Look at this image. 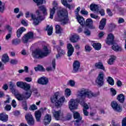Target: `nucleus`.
I'll list each match as a JSON object with an SVG mask.
<instances>
[{"mask_svg":"<svg viewBox=\"0 0 126 126\" xmlns=\"http://www.w3.org/2000/svg\"><path fill=\"white\" fill-rule=\"evenodd\" d=\"M36 16H35L34 14L31 13V16L32 17V19L33 20V24L35 26L39 25V23L42 20H44L45 18L42 15H41V12H40V10H37L36 11Z\"/></svg>","mask_w":126,"mask_h":126,"instance_id":"20e7f679","label":"nucleus"},{"mask_svg":"<svg viewBox=\"0 0 126 126\" xmlns=\"http://www.w3.org/2000/svg\"><path fill=\"white\" fill-rule=\"evenodd\" d=\"M61 2L62 4L64 5V6H65L66 7H68L69 9H71L72 8V6L67 3V1H66V0H61Z\"/></svg>","mask_w":126,"mask_h":126,"instance_id":"2f4dec72","label":"nucleus"},{"mask_svg":"<svg viewBox=\"0 0 126 126\" xmlns=\"http://www.w3.org/2000/svg\"><path fill=\"white\" fill-rule=\"evenodd\" d=\"M80 12L83 15H88V12L85 10V9H82Z\"/></svg>","mask_w":126,"mask_h":126,"instance_id":"4d7b16f0","label":"nucleus"},{"mask_svg":"<svg viewBox=\"0 0 126 126\" xmlns=\"http://www.w3.org/2000/svg\"><path fill=\"white\" fill-rule=\"evenodd\" d=\"M67 56L69 58L73 55V53H74V48H73L71 44L68 43L67 44Z\"/></svg>","mask_w":126,"mask_h":126,"instance_id":"f8f14e48","label":"nucleus"},{"mask_svg":"<svg viewBox=\"0 0 126 126\" xmlns=\"http://www.w3.org/2000/svg\"><path fill=\"white\" fill-rule=\"evenodd\" d=\"M90 8L92 11L99 12V8H100V6L97 4L92 3L90 6Z\"/></svg>","mask_w":126,"mask_h":126,"instance_id":"6ab92c4d","label":"nucleus"},{"mask_svg":"<svg viewBox=\"0 0 126 126\" xmlns=\"http://www.w3.org/2000/svg\"><path fill=\"white\" fill-rule=\"evenodd\" d=\"M104 76H105V74L104 73V72H99L95 81L96 84L99 85L100 87L103 86L104 84Z\"/></svg>","mask_w":126,"mask_h":126,"instance_id":"39448f33","label":"nucleus"},{"mask_svg":"<svg viewBox=\"0 0 126 126\" xmlns=\"http://www.w3.org/2000/svg\"><path fill=\"white\" fill-rule=\"evenodd\" d=\"M45 30L47 31V34L49 36H51L53 34V26L50 27V25H47Z\"/></svg>","mask_w":126,"mask_h":126,"instance_id":"c756f323","label":"nucleus"},{"mask_svg":"<svg viewBox=\"0 0 126 126\" xmlns=\"http://www.w3.org/2000/svg\"><path fill=\"white\" fill-rule=\"evenodd\" d=\"M5 110H6V111H10V110H11V106L9 105H6Z\"/></svg>","mask_w":126,"mask_h":126,"instance_id":"338daca9","label":"nucleus"},{"mask_svg":"<svg viewBox=\"0 0 126 126\" xmlns=\"http://www.w3.org/2000/svg\"><path fill=\"white\" fill-rule=\"evenodd\" d=\"M95 66L98 69H102L103 71H106V69L104 67V65L102 62H98L95 63Z\"/></svg>","mask_w":126,"mask_h":126,"instance_id":"5701e85b","label":"nucleus"},{"mask_svg":"<svg viewBox=\"0 0 126 126\" xmlns=\"http://www.w3.org/2000/svg\"><path fill=\"white\" fill-rule=\"evenodd\" d=\"M111 105L112 109H113V110L116 112L121 113V112L123 111V108L121 106H120V104H119L117 101H112Z\"/></svg>","mask_w":126,"mask_h":126,"instance_id":"6e6552de","label":"nucleus"},{"mask_svg":"<svg viewBox=\"0 0 126 126\" xmlns=\"http://www.w3.org/2000/svg\"><path fill=\"white\" fill-rule=\"evenodd\" d=\"M34 115L36 122H40L41 121V117H42V112L41 111H36L34 112Z\"/></svg>","mask_w":126,"mask_h":126,"instance_id":"aec40b11","label":"nucleus"},{"mask_svg":"<svg viewBox=\"0 0 126 126\" xmlns=\"http://www.w3.org/2000/svg\"><path fill=\"white\" fill-rule=\"evenodd\" d=\"M23 94L26 100H27V99H29V98L31 97V95H32V91H26V92L23 93Z\"/></svg>","mask_w":126,"mask_h":126,"instance_id":"c85d7f7f","label":"nucleus"},{"mask_svg":"<svg viewBox=\"0 0 126 126\" xmlns=\"http://www.w3.org/2000/svg\"><path fill=\"white\" fill-rule=\"evenodd\" d=\"M61 110H59L58 111H54L53 112V117H54L55 120L56 121H60L63 118V115H61Z\"/></svg>","mask_w":126,"mask_h":126,"instance_id":"dca6fc26","label":"nucleus"},{"mask_svg":"<svg viewBox=\"0 0 126 126\" xmlns=\"http://www.w3.org/2000/svg\"><path fill=\"white\" fill-rule=\"evenodd\" d=\"M110 92H111V96H116L117 95V91L114 88L110 89Z\"/></svg>","mask_w":126,"mask_h":126,"instance_id":"603ef678","label":"nucleus"},{"mask_svg":"<svg viewBox=\"0 0 126 126\" xmlns=\"http://www.w3.org/2000/svg\"><path fill=\"white\" fill-rule=\"evenodd\" d=\"M24 84H25V83L21 81H19L16 83L17 86L20 87V88H22V89H23Z\"/></svg>","mask_w":126,"mask_h":126,"instance_id":"09e8293b","label":"nucleus"},{"mask_svg":"<svg viewBox=\"0 0 126 126\" xmlns=\"http://www.w3.org/2000/svg\"><path fill=\"white\" fill-rule=\"evenodd\" d=\"M32 56L34 59H43L44 58L41 50H36L32 51Z\"/></svg>","mask_w":126,"mask_h":126,"instance_id":"1a4fd4ad","label":"nucleus"},{"mask_svg":"<svg viewBox=\"0 0 126 126\" xmlns=\"http://www.w3.org/2000/svg\"><path fill=\"white\" fill-rule=\"evenodd\" d=\"M11 105V106H12L13 108H16V106H17V104H16V101H15V100L13 99L12 101Z\"/></svg>","mask_w":126,"mask_h":126,"instance_id":"052dcab7","label":"nucleus"},{"mask_svg":"<svg viewBox=\"0 0 126 126\" xmlns=\"http://www.w3.org/2000/svg\"><path fill=\"white\" fill-rule=\"evenodd\" d=\"M58 18L57 20L63 25H65L68 23V15H67V11L65 9L59 10L57 12Z\"/></svg>","mask_w":126,"mask_h":126,"instance_id":"f257e3e1","label":"nucleus"},{"mask_svg":"<svg viewBox=\"0 0 126 126\" xmlns=\"http://www.w3.org/2000/svg\"><path fill=\"white\" fill-rule=\"evenodd\" d=\"M25 119L29 126H32L35 125V120L31 113H28L25 115Z\"/></svg>","mask_w":126,"mask_h":126,"instance_id":"0eeeda50","label":"nucleus"},{"mask_svg":"<svg viewBox=\"0 0 126 126\" xmlns=\"http://www.w3.org/2000/svg\"><path fill=\"white\" fill-rule=\"evenodd\" d=\"M37 5H41L44 3V0H33Z\"/></svg>","mask_w":126,"mask_h":126,"instance_id":"3c124183","label":"nucleus"},{"mask_svg":"<svg viewBox=\"0 0 126 126\" xmlns=\"http://www.w3.org/2000/svg\"><path fill=\"white\" fill-rule=\"evenodd\" d=\"M116 59H117L116 56L114 55L110 56V58L108 61V64H110V65L114 64V63H115V61H116Z\"/></svg>","mask_w":126,"mask_h":126,"instance_id":"7c9ffc66","label":"nucleus"},{"mask_svg":"<svg viewBox=\"0 0 126 126\" xmlns=\"http://www.w3.org/2000/svg\"><path fill=\"white\" fill-rule=\"evenodd\" d=\"M37 83L41 85H47V84L49 83V79L45 77H42L38 79Z\"/></svg>","mask_w":126,"mask_h":126,"instance_id":"f3484780","label":"nucleus"},{"mask_svg":"<svg viewBox=\"0 0 126 126\" xmlns=\"http://www.w3.org/2000/svg\"><path fill=\"white\" fill-rule=\"evenodd\" d=\"M1 61L4 63H8V62H9V57H8V55H7V54H4L2 56Z\"/></svg>","mask_w":126,"mask_h":126,"instance_id":"4c0bfd02","label":"nucleus"},{"mask_svg":"<svg viewBox=\"0 0 126 126\" xmlns=\"http://www.w3.org/2000/svg\"><path fill=\"white\" fill-rule=\"evenodd\" d=\"M43 51H42V55L43 57H47L48 54L50 53L51 52L50 50H48V47L46 46H44L43 48Z\"/></svg>","mask_w":126,"mask_h":126,"instance_id":"bb28decb","label":"nucleus"},{"mask_svg":"<svg viewBox=\"0 0 126 126\" xmlns=\"http://www.w3.org/2000/svg\"><path fill=\"white\" fill-rule=\"evenodd\" d=\"M93 46L95 50H96V51H99V50H101L102 45L100 43H94L93 44Z\"/></svg>","mask_w":126,"mask_h":126,"instance_id":"c9c22d12","label":"nucleus"},{"mask_svg":"<svg viewBox=\"0 0 126 126\" xmlns=\"http://www.w3.org/2000/svg\"><path fill=\"white\" fill-rule=\"evenodd\" d=\"M33 37L34 33L31 32H30L27 34H25V35L22 37V40L25 44H26L29 42V40H32Z\"/></svg>","mask_w":126,"mask_h":126,"instance_id":"423d86ee","label":"nucleus"},{"mask_svg":"<svg viewBox=\"0 0 126 126\" xmlns=\"http://www.w3.org/2000/svg\"><path fill=\"white\" fill-rule=\"evenodd\" d=\"M39 9L42 11L43 15H47L48 14V12H47V8L44 5H41L39 6L38 7Z\"/></svg>","mask_w":126,"mask_h":126,"instance_id":"72a5a7b5","label":"nucleus"},{"mask_svg":"<svg viewBox=\"0 0 126 126\" xmlns=\"http://www.w3.org/2000/svg\"><path fill=\"white\" fill-rule=\"evenodd\" d=\"M8 120V116L5 114V113H2L0 114V121L2 122H7Z\"/></svg>","mask_w":126,"mask_h":126,"instance_id":"b1692460","label":"nucleus"},{"mask_svg":"<svg viewBox=\"0 0 126 126\" xmlns=\"http://www.w3.org/2000/svg\"><path fill=\"white\" fill-rule=\"evenodd\" d=\"M16 98L18 101H25L26 100L23 94H17L16 95Z\"/></svg>","mask_w":126,"mask_h":126,"instance_id":"e433bc0d","label":"nucleus"},{"mask_svg":"<svg viewBox=\"0 0 126 126\" xmlns=\"http://www.w3.org/2000/svg\"><path fill=\"white\" fill-rule=\"evenodd\" d=\"M107 82L110 85L113 86L115 84L114 79H113V78L110 76L108 77Z\"/></svg>","mask_w":126,"mask_h":126,"instance_id":"49530a36","label":"nucleus"},{"mask_svg":"<svg viewBox=\"0 0 126 126\" xmlns=\"http://www.w3.org/2000/svg\"><path fill=\"white\" fill-rule=\"evenodd\" d=\"M106 25V19L103 18L99 23V28L100 30H103Z\"/></svg>","mask_w":126,"mask_h":126,"instance_id":"a878e982","label":"nucleus"},{"mask_svg":"<svg viewBox=\"0 0 126 126\" xmlns=\"http://www.w3.org/2000/svg\"><path fill=\"white\" fill-rule=\"evenodd\" d=\"M86 26L89 27V28H91V29H93L94 28L93 26V20L92 19H87L85 23Z\"/></svg>","mask_w":126,"mask_h":126,"instance_id":"a211bd4d","label":"nucleus"},{"mask_svg":"<svg viewBox=\"0 0 126 126\" xmlns=\"http://www.w3.org/2000/svg\"><path fill=\"white\" fill-rule=\"evenodd\" d=\"M56 34H61L62 33V31L63 30V29H62V28H61V26L59 25H57L56 26Z\"/></svg>","mask_w":126,"mask_h":126,"instance_id":"a18cd8bd","label":"nucleus"},{"mask_svg":"<svg viewBox=\"0 0 126 126\" xmlns=\"http://www.w3.org/2000/svg\"><path fill=\"white\" fill-rule=\"evenodd\" d=\"M37 66L38 67V70H40V71H45V68H44V67L41 65H37Z\"/></svg>","mask_w":126,"mask_h":126,"instance_id":"680f3d73","label":"nucleus"},{"mask_svg":"<svg viewBox=\"0 0 126 126\" xmlns=\"http://www.w3.org/2000/svg\"><path fill=\"white\" fill-rule=\"evenodd\" d=\"M53 8L50 9V17L49 18L53 19L54 18V14L56 13V9L58 8V2L54 1L53 2Z\"/></svg>","mask_w":126,"mask_h":126,"instance_id":"9d476101","label":"nucleus"},{"mask_svg":"<svg viewBox=\"0 0 126 126\" xmlns=\"http://www.w3.org/2000/svg\"><path fill=\"white\" fill-rule=\"evenodd\" d=\"M112 49L116 52H121L122 51V47H119V45H113Z\"/></svg>","mask_w":126,"mask_h":126,"instance_id":"c03bdc74","label":"nucleus"},{"mask_svg":"<svg viewBox=\"0 0 126 126\" xmlns=\"http://www.w3.org/2000/svg\"><path fill=\"white\" fill-rule=\"evenodd\" d=\"M18 61L16 60H11L10 61V63L11 64H17Z\"/></svg>","mask_w":126,"mask_h":126,"instance_id":"69168bd1","label":"nucleus"},{"mask_svg":"<svg viewBox=\"0 0 126 126\" xmlns=\"http://www.w3.org/2000/svg\"><path fill=\"white\" fill-rule=\"evenodd\" d=\"M68 84L69 86H71L72 87H73V86L75 85V83L74 82V81L72 80H70L69 81Z\"/></svg>","mask_w":126,"mask_h":126,"instance_id":"bf43d9fd","label":"nucleus"},{"mask_svg":"<svg viewBox=\"0 0 126 126\" xmlns=\"http://www.w3.org/2000/svg\"><path fill=\"white\" fill-rule=\"evenodd\" d=\"M77 96L78 98H82V97L85 98L87 97V98L90 99L92 97H97V94H94L88 89L83 88L78 91Z\"/></svg>","mask_w":126,"mask_h":126,"instance_id":"f03ea898","label":"nucleus"},{"mask_svg":"<svg viewBox=\"0 0 126 126\" xmlns=\"http://www.w3.org/2000/svg\"><path fill=\"white\" fill-rule=\"evenodd\" d=\"M31 109L32 110V111H34L35 110H37L38 108L37 107V106L35 104H32L31 106Z\"/></svg>","mask_w":126,"mask_h":126,"instance_id":"e2e57ef3","label":"nucleus"},{"mask_svg":"<svg viewBox=\"0 0 126 126\" xmlns=\"http://www.w3.org/2000/svg\"><path fill=\"white\" fill-rule=\"evenodd\" d=\"M25 31H26V29H25L24 27H21L17 31V37L18 38H20L22 34V33L25 32Z\"/></svg>","mask_w":126,"mask_h":126,"instance_id":"393cba45","label":"nucleus"},{"mask_svg":"<svg viewBox=\"0 0 126 126\" xmlns=\"http://www.w3.org/2000/svg\"><path fill=\"white\" fill-rule=\"evenodd\" d=\"M106 43L109 45H114V44H115V38H114V35H113V34L110 33L108 35Z\"/></svg>","mask_w":126,"mask_h":126,"instance_id":"ddd939ff","label":"nucleus"},{"mask_svg":"<svg viewBox=\"0 0 126 126\" xmlns=\"http://www.w3.org/2000/svg\"><path fill=\"white\" fill-rule=\"evenodd\" d=\"M85 50L86 52H90L92 50V48L89 45H86L85 46Z\"/></svg>","mask_w":126,"mask_h":126,"instance_id":"5fc2aeb1","label":"nucleus"},{"mask_svg":"<svg viewBox=\"0 0 126 126\" xmlns=\"http://www.w3.org/2000/svg\"><path fill=\"white\" fill-rule=\"evenodd\" d=\"M84 33L86 36H90V34H91L90 31L87 27L84 28Z\"/></svg>","mask_w":126,"mask_h":126,"instance_id":"de8ad7c7","label":"nucleus"},{"mask_svg":"<svg viewBox=\"0 0 126 126\" xmlns=\"http://www.w3.org/2000/svg\"><path fill=\"white\" fill-rule=\"evenodd\" d=\"M78 103L77 102L74 101V99H71L69 102V108L71 111L77 109Z\"/></svg>","mask_w":126,"mask_h":126,"instance_id":"4468645a","label":"nucleus"},{"mask_svg":"<svg viewBox=\"0 0 126 126\" xmlns=\"http://www.w3.org/2000/svg\"><path fill=\"white\" fill-rule=\"evenodd\" d=\"M73 118L75 119H77L76 121H79V119H82V117H80V114L76 112H74Z\"/></svg>","mask_w":126,"mask_h":126,"instance_id":"79ce46f5","label":"nucleus"},{"mask_svg":"<svg viewBox=\"0 0 126 126\" xmlns=\"http://www.w3.org/2000/svg\"><path fill=\"white\" fill-rule=\"evenodd\" d=\"M71 114L68 113L65 117L63 116L61 119L62 121H69V120H71Z\"/></svg>","mask_w":126,"mask_h":126,"instance_id":"ea45409f","label":"nucleus"},{"mask_svg":"<svg viewBox=\"0 0 126 126\" xmlns=\"http://www.w3.org/2000/svg\"><path fill=\"white\" fill-rule=\"evenodd\" d=\"M77 19L79 22V23L82 25H83L85 24V21L84 20V18H83V17H81L79 15L77 16Z\"/></svg>","mask_w":126,"mask_h":126,"instance_id":"473e14b6","label":"nucleus"},{"mask_svg":"<svg viewBox=\"0 0 126 126\" xmlns=\"http://www.w3.org/2000/svg\"><path fill=\"white\" fill-rule=\"evenodd\" d=\"M31 88V86L30 84H28L26 83H25L24 85V87H23V89L25 90V91H30V89Z\"/></svg>","mask_w":126,"mask_h":126,"instance_id":"a19ab883","label":"nucleus"},{"mask_svg":"<svg viewBox=\"0 0 126 126\" xmlns=\"http://www.w3.org/2000/svg\"><path fill=\"white\" fill-rule=\"evenodd\" d=\"M56 49L58 52V54L56 55V59H59L62 56L65 55V51L64 50L62 49L61 46L59 45L56 46Z\"/></svg>","mask_w":126,"mask_h":126,"instance_id":"9b49d317","label":"nucleus"},{"mask_svg":"<svg viewBox=\"0 0 126 126\" xmlns=\"http://www.w3.org/2000/svg\"><path fill=\"white\" fill-rule=\"evenodd\" d=\"M23 101L22 102V105L24 109L26 110H27V103L26 102V100H23Z\"/></svg>","mask_w":126,"mask_h":126,"instance_id":"6e6d98bb","label":"nucleus"},{"mask_svg":"<svg viewBox=\"0 0 126 126\" xmlns=\"http://www.w3.org/2000/svg\"><path fill=\"white\" fill-rule=\"evenodd\" d=\"M80 104L83 106L84 109L83 110H87L88 109H89V106H88V105L87 104V103H85L84 101L82 100V101H80Z\"/></svg>","mask_w":126,"mask_h":126,"instance_id":"37998d69","label":"nucleus"},{"mask_svg":"<svg viewBox=\"0 0 126 126\" xmlns=\"http://www.w3.org/2000/svg\"><path fill=\"white\" fill-rule=\"evenodd\" d=\"M21 42V40L19 38H15L12 40V44L14 45V46H17V45H19V43Z\"/></svg>","mask_w":126,"mask_h":126,"instance_id":"58836bf2","label":"nucleus"},{"mask_svg":"<svg viewBox=\"0 0 126 126\" xmlns=\"http://www.w3.org/2000/svg\"><path fill=\"white\" fill-rule=\"evenodd\" d=\"M79 39V36L77 35V34H74L72 35L71 38H70V40L72 43H76L78 39Z\"/></svg>","mask_w":126,"mask_h":126,"instance_id":"cd10ccee","label":"nucleus"},{"mask_svg":"<svg viewBox=\"0 0 126 126\" xmlns=\"http://www.w3.org/2000/svg\"><path fill=\"white\" fill-rule=\"evenodd\" d=\"M84 121L82 120V118H80L79 120H76L74 122V125L76 126H83Z\"/></svg>","mask_w":126,"mask_h":126,"instance_id":"f704fd0d","label":"nucleus"},{"mask_svg":"<svg viewBox=\"0 0 126 126\" xmlns=\"http://www.w3.org/2000/svg\"><path fill=\"white\" fill-rule=\"evenodd\" d=\"M51 121H52V116L50 114H47L44 118V125L47 126V125H49L50 123H51Z\"/></svg>","mask_w":126,"mask_h":126,"instance_id":"412c9836","label":"nucleus"},{"mask_svg":"<svg viewBox=\"0 0 126 126\" xmlns=\"http://www.w3.org/2000/svg\"><path fill=\"white\" fill-rule=\"evenodd\" d=\"M80 68V63H79L78 61H75L73 63L72 72L73 73H76V72H78V70H79Z\"/></svg>","mask_w":126,"mask_h":126,"instance_id":"2eb2a0df","label":"nucleus"},{"mask_svg":"<svg viewBox=\"0 0 126 126\" xmlns=\"http://www.w3.org/2000/svg\"><path fill=\"white\" fill-rule=\"evenodd\" d=\"M65 95L66 97H69L70 95H71V91L69 89H66L65 90Z\"/></svg>","mask_w":126,"mask_h":126,"instance_id":"8fccbe9b","label":"nucleus"},{"mask_svg":"<svg viewBox=\"0 0 126 126\" xmlns=\"http://www.w3.org/2000/svg\"><path fill=\"white\" fill-rule=\"evenodd\" d=\"M59 92L55 93L54 95L50 98L52 103H55V106H56V107H61V106L63 104L64 100H65L64 96H62L59 99V100H57L58 99H59Z\"/></svg>","mask_w":126,"mask_h":126,"instance_id":"7ed1b4c3","label":"nucleus"},{"mask_svg":"<svg viewBox=\"0 0 126 126\" xmlns=\"http://www.w3.org/2000/svg\"><path fill=\"white\" fill-rule=\"evenodd\" d=\"M14 86H15V85L13 84L12 82L10 83L9 88L10 90L12 91V92H14L15 91V90L14 89Z\"/></svg>","mask_w":126,"mask_h":126,"instance_id":"864d4df0","label":"nucleus"},{"mask_svg":"<svg viewBox=\"0 0 126 126\" xmlns=\"http://www.w3.org/2000/svg\"><path fill=\"white\" fill-rule=\"evenodd\" d=\"M117 99L120 103L124 104L125 103V100H126V97L124 94H121L117 96Z\"/></svg>","mask_w":126,"mask_h":126,"instance_id":"4be33fe9","label":"nucleus"},{"mask_svg":"<svg viewBox=\"0 0 126 126\" xmlns=\"http://www.w3.org/2000/svg\"><path fill=\"white\" fill-rule=\"evenodd\" d=\"M122 126H126V117L124 118L122 120Z\"/></svg>","mask_w":126,"mask_h":126,"instance_id":"774afa93","label":"nucleus"},{"mask_svg":"<svg viewBox=\"0 0 126 126\" xmlns=\"http://www.w3.org/2000/svg\"><path fill=\"white\" fill-rule=\"evenodd\" d=\"M98 12L100 13L101 16H104V15H105V11L103 9H101L100 10H99L98 9Z\"/></svg>","mask_w":126,"mask_h":126,"instance_id":"0e129e2a","label":"nucleus"},{"mask_svg":"<svg viewBox=\"0 0 126 126\" xmlns=\"http://www.w3.org/2000/svg\"><path fill=\"white\" fill-rule=\"evenodd\" d=\"M6 29H7V30L9 32V33H12V28L10 27L9 25H7L6 26Z\"/></svg>","mask_w":126,"mask_h":126,"instance_id":"13d9d810","label":"nucleus"}]
</instances>
